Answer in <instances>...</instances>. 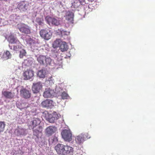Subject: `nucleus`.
I'll return each mask as SVG.
<instances>
[{
    "instance_id": "20e7f679",
    "label": "nucleus",
    "mask_w": 155,
    "mask_h": 155,
    "mask_svg": "<svg viewBox=\"0 0 155 155\" xmlns=\"http://www.w3.org/2000/svg\"><path fill=\"white\" fill-rule=\"evenodd\" d=\"M20 94L21 97L25 99H29L31 96V90L23 88L20 90Z\"/></svg>"
},
{
    "instance_id": "9b49d317",
    "label": "nucleus",
    "mask_w": 155,
    "mask_h": 155,
    "mask_svg": "<svg viewBox=\"0 0 155 155\" xmlns=\"http://www.w3.org/2000/svg\"><path fill=\"white\" fill-rule=\"evenodd\" d=\"M34 71L31 69H27L23 73V75L25 80H29L34 76Z\"/></svg>"
},
{
    "instance_id": "2eb2a0df",
    "label": "nucleus",
    "mask_w": 155,
    "mask_h": 155,
    "mask_svg": "<svg viewBox=\"0 0 155 155\" xmlns=\"http://www.w3.org/2000/svg\"><path fill=\"white\" fill-rule=\"evenodd\" d=\"M63 155H70L73 151V148L71 147L64 145Z\"/></svg>"
},
{
    "instance_id": "473e14b6",
    "label": "nucleus",
    "mask_w": 155,
    "mask_h": 155,
    "mask_svg": "<svg viewBox=\"0 0 155 155\" xmlns=\"http://www.w3.org/2000/svg\"><path fill=\"white\" fill-rule=\"evenodd\" d=\"M48 121L50 123H53L54 122L55 118L54 117H52L51 118L48 119Z\"/></svg>"
},
{
    "instance_id": "7c9ffc66",
    "label": "nucleus",
    "mask_w": 155,
    "mask_h": 155,
    "mask_svg": "<svg viewBox=\"0 0 155 155\" xmlns=\"http://www.w3.org/2000/svg\"><path fill=\"white\" fill-rule=\"evenodd\" d=\"M19 57L21 58H22L25 55L26 51H25L24 50L23 48L21 49V50L19 51Z\"/></svg>"
},
{
    "instance_id": "0eeeda50",
    "label": "nucleus",
    "mask_w": 155,
    "mask_h": 155,
    "mask_svg": "<svg viewBox=\"0 0 155 155\" xmlns=\"http://www.w3.org/2000/svg\"><path fill=\"white\" fill-rule=\"evenodd\" d=\"M29 4L25 1L20 2L17 5V8L21 12H25L27 9Z\"/></svg>"
},
{
    "instance_id": "bb28decb",
    "label": "nucleus",
    "mask_w": 155,
    "mask_h": 155,
    "mask_svg": "<svg viewBox=\"0 0 155 155\" xmlns=\"http://www.w3.org/2000/svg\"><path fill=\"white\" fill-rule=\"evenodd\" d=\"M58 33H60V34L61 35V36H64L65 35H67L69 34V32L68 31H64L63 30H62L61 29L60 30H58Z\"/></svg>"
},
{
    "instance_id": "f257e3e1",
    "label": "nucleus",
    "mask_w": 155,
    "mask_h": 155,
    "mask_svg": "<svg viewBox=\"0 0 155 155\" xmlns=\"http://www.w3.org/2000/svg\"><path fill=\"white\" fill-rule=\"evenodd\" d=\"M37 60L41 65L47 66L51 64L52 59L49 57L42 54L37 56Z\"/></svg>"
},
{
    "instance_id": "a878e982",
    "label": "nucleus",
    "mask_w": 155,
    "mask_h": 155,
    "mask_svg": "<svg viewBox=\"0 0 155 155\" xmlns=\"http://www.w3.org/2000/svg\"><path fill=\"white\" fill-rule=\"evenodd\" d=\"M44 19L43 18L37 17L36 19V22L39 25H42L44 24Z\"/></svg>"
},
{
    "instance_id": "4be33fe9",
    "label": "nucleus",
    "mask_w": 155,
    "mask_h": 155,
    "mask_svg": "<svg viewBox=\"0 0 155 155\" xmlns=\"http://www.w3.org/2000/svg\"><path fill=\"white\" fill-rule=\"evenodd\" d=\"M62 41L60 39H56L53 43V47L55 48L60 47Z\"/></svg>"
},
{
    "instance_id": "6e6552de",
    "label": "nucleus",
    "mask_w": 155,
    "mask_h": 155,
    "mask_svg": "<svg viewBox=\"0 0 155 155\" xmlns=\"http://www.w3.org/2000/svg\"><path fill=\"white\" fill-rule=\"evenodd\" d=\"M42 88V83L40 82L33 83L32 87V90L34 93L39 92Z\"/></svg>"
},
{
    "instance_id": "2f4dec72",
    "label": "nucleus",
    "mask_w": 155,
    "mask_h": 155,
    "mask_svg": "<svg viewBox=\"0 0 155 155\" xmlns=\"http://www.w3.org/2000/svg\"><path fill=\"white\" fill-rule=\"evenodd\" d=\"M41 132V131H39L38 130L35 129L33 130V135L36 136L37 137H38L39 133Z\"/></svg>"
},
{
    "instance_id": "f8f14e48",
    "label": "nucleus",
    "mask_w": 155,
    "mask_h": 155,
    "mask_svg": "<svg viewBox=\"0 0 155 155\" xmlns=\"http://www.w3.org/2000/svg\"><path fill=\"white\" fill-rule=\"evenodd\" d=\"M41 123L40 119L37 118H34L29 124V127L31 129H34V128L38 126Z\"/></svg>"
},
{
    "instance_id": "9d476101",
    "label": "nucleus",
    "mask_w": 155,
    "mask_h": 155,
    "mask_svg": "<svg viewBox=\"0 0 155 155\" xmlns=\"http://www.w3.org/2000/svg\"><path fill=\"white\" fill-rule=\"evenodd\" d=\"M45 20L49 25L58 26L60 24L59 21L54 18L47 16L46 17Z\"/></svg>"
},
{
    "instance_id": "f3484780",
    "label": "nucleus",
    "mask_w": 155,
    "mask_h": 155,
    "mask_svg": "<svg viewBox=\"0 0 155 155\" xmlns=\"http://www.w3.org/2000/svg\"><path fill=\"white\" fill-rule=\"evenodd\" d=\"M0 56L3 59L6 60L10 58L11 57L12 55L8 51H6L3 54H0Z\"/></svg>"
},
{
    "instance_id": "aec40b11",
    "label": "nucleus",
    "mask_w": 155,
    "mask_h": 155,
    "mask_svg": "<svg viewBox=\"0 0 155 155\" xmlns=\"http://www.w3.org/2000/svg\"><path fill=\"white\" fill-rule=\"evenodd\" d=\"M60 49L62 52L66 51L68 49L67 43L64 41H62L59 47Z\"/></svg>"
},
{
    "instance_id": "c85d7f7f",
    "label": "nucleus",
    "mask_w": 155,
    "mask_h": 155,
    "mask_svg": "<svg viewBox=\"0 0 155 155\" xmlns=\"http://www.w3.org/2000/svg\"><path fill=\"white\" fill-rule=\"evenodd\" d=\"M61 98L63 99H67L68 97V95L67 93L64 91L62 93L61 95Z\"/></svg>"
},
{
    "instance_id": "423d86ee",
    "label": "nucleus",
    "mask_w": 155,
    "mask_h": 155,
    "mask_svg": "<svg viewBox=\"0 0 155 155\" xmlns=\"http://www.w3.org/2000/svg\"><path fill=\"white\" fill-rule=\"evenodd\" d=\"M88 136L87 133H85L84 134H81L77 136L75 139L76 143L78 144H80L82 143L85 139L90 138Z\"/></svg>"
},
{
    "instance_id": "72a5a7b5",
    "label": "nucleus",
    "mask_w": 155,
    "mask_h": 155,
    "mask_svg": "<svg viewBox=\"0 0 155 155\" xmlns=\"http://www.w3.org/2000/svg\"><path fill=\"white\" fill-rule=\"evenodd\" d=\"M57 141H58L57 138L55 137H54L53 139V142Z\"/></svg>"
},
{
    "instance_id": "6ab92c4d",
    "label": "nucleus",
    "mask_w": 155,
    "mask_h": 155,
    "mask_svg": "<svg viewBox=\"0 0 155 155\" xmlns=\"http://www.w3.org/2000/svg\"><path fill=\"white\" fill-rule=\"evenodd\" d=\"M52 91L49 88H46L43 93V96L44 97H50L52 96Z\"/></svg>"
},
{
    "instance_id": "393cba45",
    "label": "nucleus",
    "mask_w": 155,
    "mask_h": 155,
    "mask_svg": "<svg viewBox=\"0 0 155 155\" xmlns=\"http://www.w3.org/2000/svg\"><path fill=\"white\" fill-rule=\"evenodd\" d=\"M38 76L41 78H44L45 76V70L43 69H41L39 71L38 73Z\"/></svg>"
},
{
    "instance_id": "39448f33",
    "label": "nucleus",
    "mask_w": 155,
    "mask_h": 155,
    "mask_svg": "<svg viewBox=\"0 0 155 155\" xmlns=\"http://www.w3.org/2000/svg\"><path fill=\"white\" fill-rule=\"evenodd\" d=\"M61 134L63 138L66 141H70L72 140L71 132L68 130H64L62 131Z\"/></svg>"
},
{
    "instance_id": "5701e85b",
    "label": "nucleus",
    "mask_w": 155,
    "mask_h": 155,
    "mask_svg": "<svg viewBox=\"0 0 155 155\" xmlns=\"http://www.w3.org/2000/svg\"><path fill=\"white\" fill-rule=\"evenodd\" d=\"M8 40L11 43H16L17 41L16 39L15 38L14 36L12 35H10L9 36Z\"/></svg>"
},
{
    "instance_id": "a211bd4d",
    "label": "nucleus",
    "mask_w": 155,
    "mask_h": 155,
    "mask_svg": "<svg viewBox=\"0 0 155 155\" xmlns=\"http://www.w3.org/2000/svg\"><path fill=\"white\" fill-rule=\"evenodd\" d=\"M2 95L6 98L11 99L13 98L14 94L10 91H2Z\"/></svg>"
},
{
    "instance_id": "b1692460",
    "label": "nucleus",
    "mask_w": 155,
    "mask_h": 155,
    "mask_svg": "<svg viewBox=\"0 0 155 155\" xmlns=\"http://www.w3.org/2000/svg\"><path fill=\"white\" fill-rule=\"evenodd\" d=\"M23 45L21 44H19L18 45L14 46L13 50L16 51V52H19V51L23 49Z\"/></svg>"
},
{
    "instance_id": "1a4fd4ad",
    "label": "nucleus",
    "mask_w": 155,
    "mask_h": 155,
    "mask_svg": "<svg viewBox=\"0 0 155 155\" xmlns=\"http://www.w3.org/2000/svg\"><path fill=\"white\" fill-rule=\"evenodd\" d=\"M54 104L52 100L48 99L43 101L41 102V104L43 107L51 108L54 106Z\"/></svg>"
},
{
    "instance_id": "f704fd0d",
    "label": "nucleus",
    "mask_w": 155,
    "mask_h": 155,
    "mask_svg": "<svg viewBox=\"0 0 155 155\" xmlns=\"http://www.w3.org/2000/svg\"><path fill=\"white\" fill-rule=\"evenodd\" d=\"M89 2H93L94 0H88Z\"/></svg>"
},
{
    "instance_id": "4468645a",
    "label": "nucleus",
    "mask_w": 155,
    "mask_h": 155,
    "mask_svg": "<svg viewBox=\"0 0 155 155\" xmlns=\"http://www.w3.org/2000/svg\"><path fill=\"white\" fill-rule=\"evenodd\" d=\"M64 145L62 144L58 143L55 147V149L59 154L63 155Z\"/></svg>"
},
{
    "instance_id": "f03ea898",
    "label": "nucleus",
    "mask_w": 155,
    "mask_h": 155,
    "mask_svg": "<svg viewBox=\"0 0 155 155\" xmlns=\"http://www.w3.org/2000/svg\"><path fill=\"white\" fill-rule=\"evenodd\" d=\"M40 35L41 37L45 40L50 39L52 36V33L48 29H42L40 31Z\"/></svg>"
},
{
    "instance_id": "7ed1b4c3",
    "label": "nucleus",
    "mask_w": 155,
    "mask_h": 155,
    "mask_svg": "<svg viewBox=\"0 0 155 155\" xmlns=\"http://www.w3.org/2000/svg\"><path fill=\"white\" fill-rule=\"evenodd\" d=\"M18 28L22 33L25 35L30 34V29L29 27L27 25L23 23H20L18 25Z\"/></svg>"
},
{
    "instance_id": "412c9836",
    "label": "nucleus",
    "mask_w": 155,
    "mask_h": 155,
    "mask_svg": "<svg viewBox=\"0 0 155 155\" xmlns=\"http://www.w3.org/2000/svg\"><path fill=\"white\" fill-rule=\"evenodd\" d=\"M81 2L78 0H75L74 2L72 3L71 7L72 8L75 9L79 7L81 4Z\"/></svg>"
},
{
    "instance_id": "dca6fc26",
    "label": "nucleus",
    "mask_w": 155,
    "mask_h": 155,
    "mask_svg": "<svg viewBox=\"0 0 155 155\" xmlns=\"http://www.w3.org/2000/svg\"><path fill=\"white\" fill-rule=\"evenodd\" d=\"M65 18L66 20L71 22L73 21L74 14L70 11H68L66 12Z\"/></svg>"
},
{
    "instance_id": "cd10ccee",
    "label": "nucleus",
    "mask_w": 155,
    "mask_h": 155,
    "mask_svg": "<svg viewBox=\"0 0 155 155\" xmlns=\"http://www.w3.org/2000/svg\"><path fill=\"white\" fill-rule=\"evenodd\" d=\"M23 64L25 66H29L31 65V61L29 60H25L23 62Z\"/></svg>"
},
{
    "instance_id": "ddd939ff",
    "label": "nucleus",
    "mask_w": 155,
    "mask_h": 155,
    "mask_svg": "<svg viewBox=\"0 0 155 155\" xmlns=\"http://www.w3.org/2000/svg\"><path fill=\"white\" fill-rule=\"evenodd\" d=\"M57 130V128L55 126H51L47 127L45 130V133L48 136H51Z\"/></svg>"
},
{
    "instance_id": "c756f323",
    "label": "nucleus",
    "mask_w": 155,
    "mask_h": 155,
    "mask_svg": "<svg viewBox=\"0 0 155 155\" xmlns=\"http://www.w3.org/2000/svg\"><path fill=\"white\" fill-rule=\"evenodd\" d=\"M5 125V124L4 122L0 121V132L4 131Z\"/></svg>"
}]
</instances>
